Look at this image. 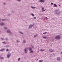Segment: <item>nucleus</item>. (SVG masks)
Segmentation results:
<instances>
[{"label": "nucleus", "mask_w": 62, "mask_h": 62, "mask_svg": "<svg viewBox=\"0 0 62 62\" xmlns=\"http://www.w3.org/2000/svg\"><path fill=\"white\" fill-rule=\"evenodd\" d=\"M0 33H1V31H0Z\"/></svg>", "instance_id": "a18cd8bd"}, {"label": "nucleus", "mask_w": 62, "mask_h": 62, "mask_svg": "<svg viewBox=\"0 0 62 62\" xmlns=\"http://www.w3.org/2000/svg\"><path fill=\"white\" fill-rule=\"evenodd\" d=\"M47 33V32H45L43 33V34L44 35H45V34H46Z\"/></svg>", "instance_id": "393cba45"}, {"label": "nucleus", "mask_w": 62, "mask_h": 62, "mask_svg": "<svg viewBox=\"0 0 62 62\" xmlns=\"http://www.w3.org/2000/svg\"><path fill=\"white\" fill-rule=\"evenodd\" d=\"M4 24V23H2L0 24V25H3Z\"/></svg>", "instance_id": "9b49d317"}, {"label": "nucleus", "mask_w": 62, "mask_h": 62, "mask_svg": "<svg viewBox=\"0 0 62 62\" xmlns=\"http://www.w3.org/2000/svg\"><path fill=\"white\" fill-rule=\"evenodd\" d=\"M43 38H44V39H46V38H47V37L46 36H44L43 37Z\"/></svg>", "instance_id": "f3484780"}, {"label": "nucleus", "mask_w": 62, "mask_h": 62, "mask_svg": "<svg viewBox=\"0 0 62 62\" xmlns=\"http://www.w3.org/2000/svg\"><path fill=\"white\" fill-rule=\"evenodd\" d=\"M55 39H60V37L59 35H58L55 37Z\"/></svg>", "instance_id": "20e7f679"}, {"label": "nucleus", "mask_w": 62, "mask_h": 62, "mask_svg": "<svg viewBox=\"0 0 62 62\" xmlns=\"http://www.w3.org/2000/svg\"><path fill=\"white\" fill-rule=\"evenodd\" d=\"M37 60H38V59H37Z\"/></svg>", "instance_id": "de8ad7c7"}, {"label": "nucleus", "mask_w": 62, "mask_h": 62, "mask_svg": "<svg viewBox=\"0 0 62 62\" xmlns=\"http://www.w3.org/2000/svg\"><path fill=\"white\" fill-rule=\"evenodd\" d=\"M49 51H50V52H53L54 51L52 49H49Z\"/></svg>", "instance_id": "f8f14e48"}, {"label": "nucleus", "mask_w": 62, "mask_h": 62, "mask_svg": "<svg viewBox=\"0 0 62 62\" xmlns=\"http://www.w3.org/2000/svg\"><path fill=\"white\" fill-rule=\"evenodd\" d=\"M5 50V49L3 48L2 49H1L0 50V51H4V50Z\"/></svg>", "instance_id": "1a4fd4ad"}, {"label": "nucleus", "mask_w": 62, "mask_h": 62, "mask_svg": "<svg viewBox=\"0 0 62 62\" xmlns=\"http://www.w3.org/2000/svg\"><path fill=\"white\" fill-rule=\"evenodd\" d=\"M34 19H36V17H35L34 18Z\"/></svg>", "instance_id": "4c0bfd02"}, {"label": "nucleus", "mask_w": 62, "mask_h": 62, "mask_svg": "<svg viewBox=\"0 0 62 62\" xmlns=\"http://www.w3.org/2000/svg\"><path fill=\"white\" fill-rule=\"evenodd\" d=\"M54 7H56L57 6L56 5V4H54Z\"/></svg>", "instance_id": "6ab92c4d"}, {"label": "nucleus", "mask_w": 62, "mask_h": 62, "mask_svg": "<svg viewBox=\"0 0 62 62\" xmlns=\"http://www.w3.org/2000/svg\"><path fill=\"white\" fill-rule=\"evenodd\" d=\"M31 47H32V48H33V49H34V46L31 45Z\"/></svg>", "instance_id": "4be33fe9"}, {"label": "nucleus", "mask_w": 62, "mask_h": 62, "mask_svg": "<svg viewBox=\"0 0 62 62\" xmlns=\"http://www.w3.org/2000/svg\"><path fill=\"white\" fill-rule=\"evenodd\" d=\"M44 49H40L39 51H44Z\"/></svg>", "instance_id": "dca6fc26"}, {"label": "nucleus", "mask_w": 62, "mask_h": 62, "mask_svg": "<svg viewBox=\"0 0 62 62\" xmlns=\"http://www.w3.org/2000/svg\"><path fill=\"white\" fill-rule=\"evenodd\" d=\"M61 53L62 54V52H61Z\"/></svg>", "instance_id": "37998d69"}, {"label": "nucleus", "mask_w": 62, "mask_h": 62, "mask_svg": "<svg viewBox=\"0 0 62 62\" xmlns=\"http://www.w3.org/2000/svg\"><path fill=\"white\" fill-rule=\"evenodd\" d=\"M23 43H25V40H23Z\"/></svg>", "instance_id": "4468645a"}, {"label": "nucleus", "mask_w": 62, "mask_h": 62, "mask_svg": "<svg viewBox=\"0 0 62 62\" xmlns=\"http://www.w3.org/2000/svg\"><path fill=\"white\" fill-rule=\"evenodd\" d=\"M44 8L43 7L42 8V10H44Z\"/></svg>", "instance_id": "cd10ccee"}, {"label": "nucleus", "mask_w": 62, "mask_h": 62, "mask_svg": "<svg viewBox=\"0 0 62 62\" xmlns=\"http://www.w3.org/2000/svg\"><path fill=\"white\" fill-rule=\"evenodd\" d=\"M7 33H9L10 35H12V33H11V32L9 30H8L7 31Z\"/></svg>", "instance_id": "7ed1b4c3"}, {"label": "nucleus", "mask_w": 62, "mask_h": 62, "mask_svg": "<svg viewBox=\"0 0 62 62\" xmlns=\"http://www.w3.org/2000/svg\"><path fill=\"white\" fill-rule=\"evenodd\" d=\"M25 53H26L27 52V48H26L24 49Z\"/></svg>", "instance_id": "423d86ee"}, {"label": "nucleus", "mask_w": 62, "mask_h": 62, "mask_svg": "<svg viewBox=\"0 0 62 62\" xmlns=\"http://www.w3.org/2000/svg\"><path fill=\"white\" fill-rule=\"evenodd\" d=\"M2 43H3L4 44H6L5 41L2 42Z\"/></svg>", "instance_id": "ddd939ff"}, {"label": "nucleus", "mask_w": 62, "mask_h": 62, "mask_svg": "<svg viewBox=\"0 0 62 62\" xmlns=\"http://www.w3.org/2000/svg\"><path fill=\"white\" fill-rule=\"evenodd\" d=\"M5 47H9V46H8V45H6V46H5Z\"/></svg>", "instance_id": "aec40b11"}, {"label": "nucleus", "mask_w": 62, "mask_h": 62, "mask_svg": "<svg viewBox=\"0 0 62 62\" xmlns=\"http://www.w3.org/2000/svg\"><path fill=\"white\" fill-rule=\"evenodd\" d=\"M39 2H42V3H44L45 2V0H40L39 1Z\"/></svg>", "instance_id": "0eeeda50"}, {"label": "nucleus", "mask_w": 62, "mask_h": 62, "mask_svg": "<svg viewBox=\"0 0 62 62\" xmlns=\"http://www.w3.org/2000/svg\"><path fill=\"white\" fill-rule=\"evenodd\" d=\"M4 29H7V27H4Z\"/></svg>", "instance_id": "5701e85b"}, {"label": "nucleus", "mask_w": 62, "mask_h": 62, "mask_svg": "<svg viewBox=\"0 0 62 62\" xmlns=\"http://www.w3.org/2000/svg\"><path fill=\"white\" fill-rule=\"evenodd\" d=\"M53 3H52V2H51V5H53Z\"/></svg>", "instance_id": "72a5a7b5"}, {"label": "nucleus", "mask_w": 62, "mask_h": 62, "mask_svg": "<svg viewBox=\"0 0 62 62\" xmlns=\"http://www.w3.org/2000/svg\"><path fill=\"white\" fill-rule=\"evenodd\" d=\"M31 15H32V16H34V14H31Z\"/></svg>", "instance_id": "a878e982"}, {"label": "nucleus", "mask_w": 62, "mask_h": 62, "mask_svg": "<svg viewBox=\"0 0 62 62\" xmlns=\"http://www.w3.org/2000/svg\"><path fill=\"white\" fill-rule=\"evenodd\" d=\"M8 51V49H6V51Z\"/></svg>", "instance_id": "473e14b6"}, {"label": "nucleus", "mask_w": 62, "mask_h": 62, "mask_svg": "<svg viewBox=\"0 0 62 62\" xmlns=\"http://www.w3.org/2000/svg\"><path fill=\"white\" fill-rule=\"evenodd\" d=\"M16 1H18V2H20V1H21V0H16Z\"/></svg>", "instance_id": "c756f323"}, {"label": "nucleus", "mask_w": 62, "mask_h": 62, "mask_svg": "<svg viewBox=\"0 0 62 62\" xmlns=\"http://www.w3.org/2000/svg\"><path fill=\"white\" fill-rule=\"evenodd\" d=\"M1 39L2 40H5V39H4L3 38H1Z\"/></svg>", "instance_id": "bb28decb"}, {"label": "nucleus", "mask_w": 62, "mask_h": 62, "mask_svg": "<svg viewBox=\"0 0 62 62\" xmlns=\"http://www.w3.org/2000/svg\"><path fill=\"white\" fill-rule=\"evenodd\" d=\"M20 58H19L18 59V61H19V60H20Z\"/></svg>", "instance_id": "b1692460"}, {"label": "nucleus", "mask_w": 62, "mask_h": 62, "mask_svg": "<svg viewBox=\"0 0 62 62\" xmlns=\"http://www.w3.org/2000/svg\"><path fill=\"white\" fill-rule=\"evenodd\" d=\"M37 36H38V35L36 34L34 36V38H36V37H37Z\"/></svg>", "instance_id": "412c9836"}, {"label": "nucleus", "mask_w": 62, "mask_h": 62, "mask_svg": "<svg viewBox=\"0 0 62 62\" xmlns=\"http://www.w3.org/2000/svg\"><path fill=\"white\" fill-rule=\"evenodd\" d=\"M43 61V60H40L39 61V62H42V61Z\"/></svg>", "instance_id": "2eb2a0df"}, {"label": "nucleus", "mask_w": 62, "mask_h": 62, "mask_svg": "<svg viewBox=\"0 0 62 62\" xmlns=\"http://www.w3.org/2000/svg\"><path fill=\"white\" fill-rule=\"evenodd\" d=\"M1 58V59H3V57H1V58Z\"/></svg>", "instance_id": "58836bf2"}, {"label": "nucleus", "mask_w": 62, "mask_h": 62, "mask_svg": "<svg viewBox=\"0 0 62 62\" xmlns=\"http://www.w3.org/2000/svg\"><path fill=\"white\" fill-rule=\"evenodd\" d=\"M5 39H6V40H8V39L7 38Z\"/></svg>", "instance_id": "e433bc0d"}, {"label": "nucleus", "mask_w": 62, "mask_h": 62, "mask_svg": "<svg viewBox=\"0 0 62 62\" xmlns=\"http://www.w3.org/2000/svg\"><path fill=\"white\" fill-rule=\"evenodd\" d=\"M5 20V19H2V21H4Z\"/></svg>", "instance_id": "2f4dec72"}, {"label": "nucleus", "mask_w": 62, "mask_h": 62, "mask_svg": "<svg viewBox=\"0 0 62 62\" xmlns=\"http://www.w3.org/2000/svg\"><path fill=\"white\" fill-rule=\"evenodd\" d=\"M10 15V14H9V15H8V16H9Z\"/></svg>", "instance_id": "c03bdc74"}, {"label": "nucleus", "mask_w": 62, "mask_h": 62, "mask_svg": "<svg viewBox=\"0 0 62 62\" xmlns=\"http://www.w3.org/2000/svg\"><path fill=\"white\" fill-rule=\"evenodd\" d=\"M58 6H60V4H59Z\"/></svg>", "instance_id": "79ce46f5"}, {"label": "nucleus", "mask_w": 62, "mask_h": 62, "mask_svg": "<svg viewBox=\"0 0 62 62\" xmlns=\"http://www.w3.org/2000/svg\"><path fill=\"white\" fill-rule=\"evenodd\" d=\"M45 10H46V9H45L44 10H43L42 12H43L44 11H45Z\"/></svg>", "instance_id": "7c9ffc66"}, {"label": "nucleus", "mask_w": 62, "mask_h": 62, "mask_svg": "<svg viewBox=\"0 0 62 62\" xmlns=\"http://www.w3.org/2000/svg\"><path fill=\"white\" fill-rule=\"evenodd\" d=\"M20 34H23V33L22 32H20Z\"/></svg>", "instance_id": "c85d7f7f"}, {"label": "nucleus", "mask_w": 62, "mask_h": 62, "mask_svg": "<svg viewBox=\"0 0 62 62\" xmlns=\"http://www.w3.org/2000/svg\"><path fill=\"white\" fill-rule=\"evenodd\" d=\"M16 41H17V42H18V40H16Z\"/></svg>", "instance_id": "f704fd0d"}, {"label": "nucleus", "mask_w": 62, "mask_h": 62, "mask_svg": "<svg viewBox=\"0 0 62 62\" xmlns=\"http://www.w3.org/2000/svg\"><path fill=\"white\" fill-rule=\"evenodd\" d=\"M54 12L56 14H58V15H59V14H60V12L58 10H57L56 9L54 10Z\"/></svg>", "instance_id": "f257e3e1"}, {"label": "nucleus", "mask_w": 62, "mask_h": 62, "mask_svg": "<svg viewBox=\"0 0 62 62\" xmlns=\"http://www.w3.org/2000/svg\"><path fill=\"white\" fill-rule=\"evenodd\" d=\"M33 26V24H31L29 26V28H32Z\"/></svg>", "instance_id": "6e6552de"}, {"label": "nucleus", "mask_w": 62, "mask_h": 62, "mask_svg": "<svg viewBox=\"0 0 62 62\" xmlns=\"http://www.w3.org/2000/svg\"><path fill=\"white\" fill-rule=\"evenodd\" d=\"M23 62V61H22V62Z\"/></svg>", "instance_id": "49530a36"}, {"label": "nucleus", "mask_w": 62, "mask_h": 62, "mask_svg": "<svg viewBox=\"0 0 62 62\" xmlns=\"http://www.w3.org/2000/svg\"><path fill=\"white\" fill-rule=\"evenodd\" d=\"M29 50L30 51H31L30 52V53H33V51L32 50V48L31 47H30L29 48Z\"/></svg>", "instance_id": "f03ea898"}, {"label": "nucleus", "mask_w": 62, "mask_h": 62, "mask_svg": "<svg viewBox=\"0 0 62 62\" xmlns=\"http://www.w3.org/2000/svg\"><path fill=\"white\" fill-rule=\"evenodd\" d=\"M57 59L58 61H60V59L59 57H58L57 58Z\"/></svg>", "instance_id": "9d476101"}, {"label": "nucleus", "mask_w": 62, "mask_h": 62, "mask_svg": "<svg viewBox=\"0 0 62 62\" xmlns=\"http://www.w3.org/2000/svg\"><path fill=\"white\" fill-rule=\"evenodd\" d=\"M45 18L46 19H48V18L47 17H46Z\"/></svg>", "instance_id": "c9c22d12"}, {"label": "nucleus", "mask_w": 62, "mask_h": 62, "mask_svg": "<svg viewBox=\"0 0 62 62\" xmlns=\"http://www.w3.org/2000/svg\"><path fill=\"white\" fill-rule=\"evenodd\" d=\"M31 8H36V7H33L32 6H31Z\"/></svg>", "instance_id": "a211bd4d"}, {"label": "nucleus", "mask_w": 62, "mask_h": 62, "mask_svg": "<svg viewBox=\"0 0 62 62\" xmlns=\"http://www.w3.org/2000/svg\"><path fill=\"white\" fill-rule=\"evenodd\" d=\"M12 12H14L13 11H12Z\"/></svg>", "instance_id": "a19ab883"}, {"label": "nucleus", "mask_w": 62, "mask_h": 62, "mask_svg": "<svg viewBox=\"0 0 62 62\" xmlns=\"http://www.w3.org/2000/svg\"><path fill=\"white\" fill-rule=\"evenodd\" d=\"M3 4L5 5H6V3H4Z\"/></svg>", "instance_id": "ea45409f"}, {"label": "nucleus", "mask_w": 62, "mask_h": 62, "mask_svg": "<svg viewBox=\"0 0 62 62\" xmlns=\"http://www.w3.org/2000/svg\"><path fill=\"white\" fill-rule=\"evenodd\" d=\"M11 55V54H10V52H8L7 54V58H9V57H10Z\"/></svg>", "instance_id": "39448f33"}]
</instances>
